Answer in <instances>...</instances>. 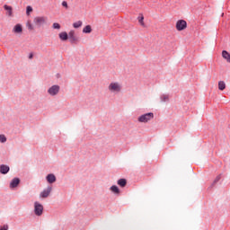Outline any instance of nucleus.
Returning <instances> with one entry per match:
<instances>
[{"instance_id": "f257e3e1", "label": "nucleus", "mask_w": 230, "mask_h": 230, "mask_svg": "<svg viewBox=\"0 0 230 230\" xmlns=\"http://www.w3.org/2000/svg\"><path fill=\"white\" fill-rule=\"evenodd\" d=\"M122 89L123 86L118 82H111L108 86V90L113 94H119Z\"/></svg>"}, {"instance_id": "f03ea898", "label": "nucleus", "mask_w": 230, "mask_h": 230, "mask_svg": "<svg viewBox=\"0 0 230 230\" xmlns=\"http://www.w3.org/2000/svg\"><path fill=\"white\" fill-rule=\"evenodd\" d=\"M152 119H154L153 112L143 114L137 118L139 123H148V121H152Z\"/></svg>"}, {"instance_id": "7ed1b4c3", "label": "nucleus", "mask_w": 230, "mask_h": 230, "mask_svg": "<svg viewBox=\"0 0 230 230\" xmlns=\"http://www.w3.org/2000/svg\"><path fill=\"white\" fill-rule=\"evenodd\" d=\"M47 22H48V17L46 16H37L33 19V22L35 26H37L38 28L44 26V24H46Z\"/></svg>"}, {"instance_id": "20e7f679", "label": "nucleus", "mask_w": 230, "mask_h": 230, "mask_svg": "<svg viewBox=\"0 0 230 230\" xmlns=\"http://www.w3.org/2000/svg\"><path fill=\"white\" fill-rule=\"evenodd\" d=\"M42 213H44V206L39 202H34V214L36 217L42 216Z\"/></svg>"}, {"instance_id": "39448f33", "label": "nucleus", "mask_w": 230, "mask_h": 230, "mask_svg": "<svg viewBox=\"0 0 230 230\" xmlns=\"http://www.w3.org/2000/svg\"><path fill=\"white\" fill-rule=\"evenodd\" d=\"M186 28H188V22H186V21L179 20L176 22V30L178 31H182L186 30Z\"/></svg>"}, {"instance_id": "423d86ee", "label": "nucleus", "mask_w": 230, "mask_h": 230, "mask_svg": "<svg viewBox=\"0 0 230 230\" xmlns=\"http://www.w3.org/2000/svg\"><path fill=\"white\" fill-rule=\"evenodd\" d=\"M58 93H60V86L58 84H54L48 90V93L50 96H57Z\"/></svg>"}, {"instance_id": "0eeeda50", "label": "nucleus", "mask_w": 230, "mask_h": 230, "mask_svg": "<svg viewBox=\"0 0 230 230\" xmlns=\"http://www.w3.org/2000/svg\"><path fill=\"white\" fill-rule=\"evenodd\" d=\"M53 188L51 186H49L47 189H45L43 191L40 192V197L41 199H48L52 191Z\"/></svg>"}, {"instance_id": "6e6552de", "label": "nucleus", "mask_w": 230, "mask_h": 230, "mask_svg": "<svg viewBox=\"0 0 230 230\" xmlns=\"http://www.w3.org/2000/svg\"><path fill=\"white\" fill-rule=\"evenodd\" d=\"M68 39H69V42L71 44H76V42H78V37H76V35H75V31H69Z\"/></svg>"}, {"instance_id": "1a4fd4ad", "label": "nucleus", "mask_w": 230, "mask_h": 230, "mask_svg": "<svg viewBox=\"0 0 230 230\" xmlns=\"http://www.w3.org/2000/svg\"><path fill=\"white\" fill-rule=\"evenodd\" d=\"M47 181L49 182V184H53L55 182H57V176H55V174L53 173H49L46 176Z\"/></svg>"}, {"instance_id": "9d476101", "label": "nucleus", "mask_w": 230, "mask_h": 230, "mask_svg": "<svg viewBox=\"0 0 230 230\" xmlns=\"http://www.w3.org/2000/svg\"><path fill=\"white\" fill-rule=\"evenodd\" d=\"M21 184V179L13 178L10 182V188L13 190V188H17Z\"/></svg>"}, {"instance_id": "9b49d317", "label": "nucleus", "mask_w": 230, "mask_h": 230, "mask_svg": "<svg viewBox=\"0 0 230 230\" xmlns=\"http://www.w3.org/2000/svg\"><path fill=\"white\" fill-rule=\"evenodd\" d=\"M13 33L21 35L22 33V25L21 23L16 24L13 29Z\"/></svg>"}, {"instance_id": "f8f14e48", "label": "nucleus", "mask_w": 230, "mask_h": 230, "mask_svg": "<svg viewBox=\"0 0 230 230\" xmlns=\"http://www.w3.org/2000/svg\"><path fill=\"white\" fill-rule=\"evenodd\" d=\"M8 172H10V166H8L6 164L0 165V173H2V175H6V173H8Z\"/></svg>"}, {"instance_id": "ddd939ff", "label": "nucleus", "mask_w": 230, "mask_h": 230, "mask_svg": "<svg viewBox=\"0 0 230 230\" xmlns=\"http://www.w3.org/2000/svg\"><path fill=\"white\" fill-rule=\"evenodd\" d=\"M4 9L5 10V12H7L6 13L9 17L13 16V8H12V6H10L8 4H4Z\"/></svg>"}, {"instance_id": "4468645a", "label": "nucleus", "mask_w": 230, "mask_h": 230, "mask_svg": "<svg viewBox=\"0 0 230 230\" xmlns=\"http://www.w3.org/2000/svg\"><path fill=\"white\" fill-rule=\"evenodd\" d=\"M59 39L60 40H63V42H66V40H69V34L66 31H62L59 33Z\"/></svg>"}, {"instance_id": "2eb2a0df", "label": "nucleus", "mask_w": 230, "mask_h": 230, "mask_svg": "<svg viewBox=\"0 0 230 230\" xmlns=\"http://www.w3.org/2000/svg\"><path fill=\"white\" fill-rule=\"evenodd\" d=\"M160 102H162V103H164L166 102H170V94H166V93L161 94L160 95Z\"/></svg>"}, {"instance_id": "dca6fc26", "label": "nucleus", "mask_w": 230, "mask_h": 230, "mask_svg": "<svg viewBox=\"0 0 230 230\" xmlns=\"http://www.w3.org/2000/svg\"><path fill=\"white\" fill-rule=\"evenodd\" d=\"M117 184L120 186V188H125L127 186V179L125 178H120L118 180Z\"/></svg>"}, {"instance_id": "f3484780", "label": "nucleus", "mask_w": 230, "mask_h": 230, "mask_svg": "<svg viewBox=\"0 0 230 230\" xmlns=\"http://www.w3.org/2000/svg\"><path fill=\"white\" fill-rule=\"evenodd\" d=\"M111 191H112V193H115V195H119V193L121 192L119 190V188L117 186V185H112L111 188H110Z\"/></svg>"}, {"instance_id": "a211bd4d", "label": "nucleus", "mask_w": 230, "mask_h": 230, "mask_svg": "<svg viewBox=\"0 0 230 230\" xmlns=\"http://www.w3.org/2000/svg\"><path fill=\"white\" fill-rule=\"evenodd\" d=\"M222 57L230 64V54L226 50L222 51Z\"/></svg>"}, {"instance_id": "6ab92c4d", "label": "nucleus", "mask_w": 230, "mask_h": 230, "mask_svg": "<svg viewBox=\"0 0 230 230\" xmlns=\"http://www.w3.org/2000/svg\"><path fill=\"white\" fill-rule=\"evenodd\" d=\"M220 179H222V174H219L216 177V179L214 180V181L212 182L210 188H213L217 182L220 181Z\"/></svg>"}, {"instance_id": "aec40b11", "label": "nucleus", "mask_w": 230, "mask_h": 230, "mask_svg": "<svg viewBox=\"0 0 230 230\" xmlns=\"http://www.w3.org/2000/svg\"><path fill=\"white\" fill-rule=\"evenodd\" d=\"M92 31H93V28L91 27V25H86L83 29V33H91Z\"/></svg>"}, {"instance_id": "412c9836", "label": "nucleus", "mask_w": 230, "mask_h": 230, "mask_svg": "<svg viewBox=\"0 0 230 230\" xmlns=\"http://www.w3.org/2000/svg\"><path fill=\"white\" fill-rule=\"evenodd\" d=\"M218 89L219 91H224L226 89V83L224 81L218 82Z\"/></svg>"}, {"instance_id": "4be33fe9", "label": "nucleus", "mask_w": 230, "mask_h": 230, "mask_svg": "<svg viewBox=\"0 0 230 230\" xmlns=\"http://www.w3.org/2000/svg\"><path fill=\"white\" fill-rule=\"evenodd\" d=\"M82 24H83L82 21H78L73 23V27L75 29L82 28Z\"/></svg>"}, {"instance_id": "5701e85b", "label": "nucleus", "mask_w": 230, "mask_h": 230, "mask_svg": "<svg viewBox=\"0 0 230 230\" xmlns=\"http://www.w3.org/2000/svg\"><path fill=\"white\" fill-rule=\"evenodd\" d=\"M31 12H33V7H31V5H28L26 7V15H30V13H31Z\"/></svg>"}, {"instance_id": "b1692460", "label": "nucleus", "mask_w": 230, "mask_h": 230, "mask_svg": "<svg viewBox=\"0 0 230 230\" xmlns=\"http://www.w3.org/2000/svg\"><path fill=\"white\" fill-rule=\"evenodd\" d=\"M138 22L141 24V26H145V22L143 21H145V17L143 15L138 16Z\"/></svg>"}, {"instance_id": "393cba45", "label": "nucleus", "mask_w": 230, "mask_h": 230, "mask_svg": "<svg viewBox=\"0 0 230 230\" xmlns=\"http://www.w3.org/2000/svg\"><path fill=\"white\" fill-rule=\"evenodd\" d=\"M52 28H53L54 30H60V28H61L60 23H58V22H54V23L52 24Z\"/></svg>"}, {"instance_id": "a878e982", "label": "nucleus", "mask_w": 230, "mask_h": 230, "mask_svg": "<svg viewBox=\"0 0 230 230\" xmlns=\"http://www.w3.org/2000/svg\"><path fill=\"white\" fill-rule=\"evenodd\" d=\"M0 143H6V137L4 135H0Z\"/></svg>"}, {"instance_id": "bb28decb", "label": "nucleus", "mask_w": 230, "mask_h": 230, "mask_svg": "<svg viewBox=\"0 0 230 230\" xmlns=\"http://www.w3.org/2000/svg\"><path fill=\"white\" fill-rule=\"evenodd\" d=\"M27 28H28V30H30L31 31L34 30L33 25H32L31 22H27Z\"/></svg>"}, {"instance_id": "cd10ccee", "label": "nucleus", "mask_w": 230, "mask_h": 230, "mask_svg": "<svg viewBox=\"0 0 230 230\" xmlns=\"http://www.w3.org/2000/svg\"><path fill=\"white\" fill-rule=\"evenodd\" d=\"M62 6H64V8H69V6L67 5V2L66 1H63L62 2Z\"/></svg>"}, {"instance_id": "c85d7f7f", "label": "nucleus", "mask_w": 230, "mask_h": 230, "mask_svg": "<svg viewBox=\"0 0 230 230\" xmlns=\"http://www.w3.org/2000/svg\"><path fill=\"white\" fill-rule=\"evenodd\" d=\"M8 229V225H4L3 226L0 227V230H7Z\"/></svg>"}, {"instance_id": "c756f323", "label": "nucleus", "mask_w": 230, "mask_h": 230, "mask_svg": "<svg viewBox=\"0 0 230 230\" xmlns=\"http://www.w3.org/2000/svg\"><path fill=\"white\" fill-rule=\"evenodd\" d=\"M29 58H30V60H31V58H33V53H31V54L29 55Z\"/></svg>"}]
</instances>
